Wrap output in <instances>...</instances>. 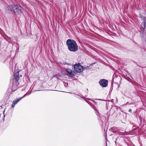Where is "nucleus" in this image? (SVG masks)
Here are the masks:
<instances>
[{
	"mask_svg": "<svg viewBox=\"0 0 146 146\" xmlns=\"http://www.w3.org/2000/svg\"><path fill=\"white\" fill-rule=\"evenodd\" d=\"M23 7L17 5H9L6 9V11L7 12L13 14H21L23 12Z\"/></svg>",
	"mask_w": 146,
	"mask_h": 146,
	"instance_id": "nucleus-1",
	"label": "nucleus"
},
{
	"mask_svg": "<svg viewBox=\"0 0 146 146\" xmlns=\"http://www.w3.org/2000/svg\"><path fill=\"white\" fill-rule=\"evenodd\" d=\"M66 44L68 50L72 52H76L78 50V46L74 40L69 39L66 41Z\"/></svg>",
	"mask_w": 146,
	"mask_h": 146,
	"instance_id": "nucleus-2",
	"label": "nucleus"
},
{
	"mask_svg": "<svg viewBox=\"0 0 146 146\" xmlns=\"http://www.w3.org/2000/svg\"><path fill=\"white\" fill-rule=\"evenodd\" d=\"M70 66V68H67L66 69V72L68 76L70 77H72L74 76L76 74L73 70V66L71 65Z\"/></svg>",
	"mask_w": 146,
	"mask_h": 146,
	"instance_id": "nucleus-3",
	"label": "nucleus"
},
{
	"mask_svg": "<svg viewBox=\"0 0 146 146\" xmlns=\"http://www.w3.org/2000/svg\"><path fill=\"white\" fill-rule=\"evenodd\" d=\"M74 70L78 73L82 72L83 70L84 67L80 64H75L74 66Z\"/></svg>",
	"mask_w": 146,
	"mask_h": 146,
	"instance_id": "nucleus-4",
	"label": "nucleus"
},
{
	"mask_svg": "<svg viewBox=\"0 0 146 146\" xmlns=\"http://www.w3.org/2000/svg\"><path fill=\"white\" fill-rule=\"evenodd\" d=\"M100 86L103 87H105L107 86L108 85V80L104 79L100 80L99 82Z\"/></svg>",
	"mask_w": 146,
	"mask_h": 146,
	"instance_id": "nucleus-5",
	"label": "nucleus"
},
{
	"mask_svg": "<svg viewBox=\"0 0 146 146\" xmlns=\"http://www.w3.org/2000/svg\"><path fill=\"white\" fill-rule=\"evenodd\" d=\"M31 93H28V92H27L23 97L20 98H18L14 100L13 101V104L12 105V107L14 108L15 106V105L22 98L25 97L27 95H29Z\"/></svg>",
	"mask_w": 146,
	"mask_h": 146,
	"instance_id": "nucleus-6",
	"label": "nucleus"
},
{
	"mask_svg": "<svg viewBox=\"0 0 146 146\" xmlns=\"http://www.w3.org/2000/svg\"><path fill=\"white\" fill-rule=\"evenodd\" d=\"M19 84L18 81H15L13 80L12 88V91H15L19 88Z\"/></svg>",
	"mask_w": 146,
	"mask_h": 146,
	"instance_id": "nucleus-7",
	"label": "nucleus"
},
{
	"mask_svg": "<svg viewBox=\"0 0 146 146\" xmlns=\"http://www.w3.org/2000/svg\"><path fill=\"white\" fill-rule=\"evenodd\" d=\"M117 128L113 127L111 129V130H113L112 132L114 133H117L119 134H121V133H123L125 131L124 130H117Z\"/></svg>",
	"mask_w": 146,
	"mask_h": 146,
	"instance_id": "nucleus-8",
	"label": "nucleus"
},
{
	"mask_svg": "<svg viewBox=\"0 0 146 146\" xmlns=\"http://www.w3.org/2000/svg\"><path fill=\"white\" fill-rule=\"evenodd\" d=\"M22 75H19V71H17L15 72V74H14V80L18 81L19 78L21 77L22 76Z\"/></svg>",
	"mask_w": 146,
	"mask_h": 146,
	"instance_id": "nucleus-9",
	"label": "nucleus"
},
{
	"mask_svg": "<svg viewBox=\"0 0 146 146\" xmlns=\"http://www.w3.org/2000/svg\"><path fill=\"white\" fill-rule=\"evenodd\" d=\"M143 22L142 23L141 25V31H143L145 27H146V22L145 19H143Z\"/></svg>",
	"mask_w": 146,
	"mask_h": 146,
	"instance_id": "nucleus-10",
	"label": "nucleus"
},
{
	"mask_svg": "<svg viewBox=\"0 0 146 146\" xmlns=\"http://www.w3.org/2000/svg\"><path fill=\"white\" fill-rule=\"evenodd\" d=\"M90 65L89 66H86L85 67L84 69H88L90 68H90Z\"/></svg>",
	"mask_w": 146,
	"mask_h": 146,
	"instance_id": "nucleus-11",
	"label": "nucleus"
},
{
	"mask_svg": "<svg viewBox=\"0 0 146 146\" xmlns=\"http://www.w3.org/2000/svg\"><path fill=\"white\" fill-rule=\"evenodd\" d=\"M66 87L68 86V84H66L64 85Z\"/></svg>",
	"mask_w": 146,
	"mask_h": 146,
	"instance_id": "nucleus-12",
	"label": "nucleus"
},
{
	"mask_svg": "<svg viewBox=\"0 0 146 146\" xmlns=\"http://www.w3.org/2000/svg\"><path fill=\"white\" fill-rule=\"evenodd\" d=\"M131 111H132L131 109H130L129 110V111L131 112Z\"/></svg>",
	"mask_w": 146,
	"mask_h": 146,
	"instance_id": "nucleus-13",
	"label": "nucleus"
}]
</instances>
